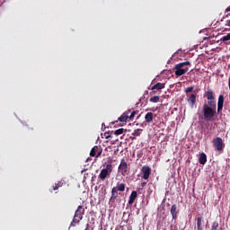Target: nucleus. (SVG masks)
<instances>
[{
  "mask_svg": "<svg viewBox=\"0 0 230 230\" xmlns=\"http://www.w3.org/2000/svg\"><path fill=\"white\" fill-rule=\"evenodd\" d=\"M112 133H114V135H117V136L122 135L124 133V128H118L115 131H112Z\"/></svg>",
  "mask_w": 230,
  "mask_h": 230,
  "instance_id": "24",
  "label": "nucleus"
},
{
  "mask_svg": "<svg viewBox=\"0 0 230 230\" xmlns=\"http://www.w3.org/2000/svg\"><path fill=\"white\" fill-rule=\"evenodd\" d=\"M206 97L208 98V105L210 108H217V102L214 96V93L212 90H208L206 92Z\"/></svg>",
  "mask_w": 230,
  "mask_h": 230,
  "instance_id": "5",
  "label": "nucleus"
},
{
  "mask_svg": "<svg viewBox=\"0 0 230 230\" xmlns=\"http://www.w3.org/2000/svg\"><path fill=\"white\" fill-rule=\"evenodd\" d=\"M137 197V190H133V191L131 192V194H130L129 200H128V204H129V205H132V204L135 202Z\"/></svg>",
  "mask_w": 230,
  "mask_h": 230,
  "instance_id": "15",
  "label": "nucleus"
},
{
  "mask_svg": "<svg viewBox=\"0 0 230 230\" xmlns=\"http://www.w3.org/2000/svg\"><path fill=\"white\" fill-rule=\"evenodd\" d=\"M143 131L142 128H137L134 130V132L132 133L133 137H139L141 135V132Z\"/></svg>",
  "mask_w": 230,
  "mask_h": 230,
  "instance_id": "23",
  "label": "nucleus"
},
{
  "mask_svg": "<svg viewBox=\"0 0 230 230\" xmlns=\"http://www.w3.org/2000/svg\"><path fill=\"white\" fill-rule=\"evenodd\" d=\"M208 159H207V155L206 153H201L199 158V162L200 164L205 165L207 163Z\"/></svg>",
  "mask_w": 230,
  "mask_h": 230,
  "instance_id": "16",
  "label": "nucleus"
},
{
  "mask_svg": "<svg viewBox=\"0 0 230 230\" xmlns=\"http://www.w3.org/2000/svg\"><path fill=\"white\" fill-rule=\"evenodd\" d=\"M171 214L172 216V221L176 223V220L178 218L179 209L176 205H172L171 208Z\"/></svg>",
  "mask_w": 230,
  "mask_h": 230,
  "instance_id": "11",
  "label": "nucleus"
},
{
  "mask_svg": "<svg viewBox=\"0 0 230 230\" xmlns=\"http://www.w3.org/2000/svg\"><path fill=\"white\" fill-rule=\"evenodd\" d=\"M65 184V181L63 180H61L60 181H58V183H55V185H53V190H58L59 188L63 187Z\"/></svg>",
  "mask_w": 230,
  "mask_h": 230,
  "instance_id": "20",
  "label": "nucleus"
},
{
  "mask_svg": "<svg viewBox=\"0 0 230 230\" xmlns=\"http://www.w3.org/2000/svg\"><path fill=\"white\" fill-rule=\"evenodd\" d=\"M229 88H230V77H229Z\"/></svg>",
  "mask_w": 230,
  "mask_h": 230,
  "instance_id": "33",
  "label": "nucleus"
},
{
  "mask_svg": "<svg viewBox=\"0 0 230 230\" xmlns=\"http://www.w3.org/2000/svg\"><path fill=\"white\" fill-rule=\"evenodd\" d=\"M119 190H117L114 187L111 190V202H115V200L118 199L119 197Z\"/></svg>",
  "mask_w": 230,
  "mask_h": 230,
  "instance_id": "14",
  "label": "nucleus"
},
{
  "mask_svg": "<svg viewBox=\"0 0 230 230\" xmlns=\"http://www.w3.org/2000/svg\"><path fill=\"white\" fill-rule=\"evenodd\" d=\"M224 95L221 94L218 98V107H217V113L220 114V112L223 111V107H224Z\"/></svg>",
  "mask_w": 230,
  "mask_h": 230,
  "instance_id": "12",
  "label": "nucleus"
},
{
  "mask_svg": "<svg viewBox=\"0 0 230 230\" xmlns=\"http://www.w3.org/2000/svg\"><path fill=\"white\" fill-rule=\"evenodd\" d=\"M189 102L194 106L196 104V95L192 93L189 99Z\"/></svg>",
  "mask_w": 230,
  "mask_h": 230,
  "instance_id": "22",
  "label": "nucleus"
},
{
  "mask_svg": "<svg viewBox=\"0 0 230 230\" xmlns=\"http://www.w3.org/2000/svg\"><path fill=\"white\" fill-rule=\"evenodd\" d=\"M226 13H229V12H230V6L226 8Z\"/></svg>",
  "mask_w": 230,
  "mask_h": 230,
  "instance_id": "29",
  "label": "nucleus"
},
{
  "mask_svg": "<svg viewBox=\"0 0 230 230\" xmlns=\"http://www.w3.org/2000/svg\"><path fill=\"white\" fill-rule=\"evenodd\" d=\"M170 228H171V230H172V229H173V226L172 225V226H170Z\"/></svg>",
  "mask_w": 230,
  "mask_h": 230,
  "instance_id": "32",
  "label": "nucleus"
},
{
  "mask_svg": "<svg viewBox=\"0 0 230 230\" xmlns=\"http://www.w3.org/2000/svg\"><path fill=\"white\" fill-rule=\"evenodd\" d=\"M111 137V136L109 135V136H106V139H109Z\"/></svg>",
  "mask_w": 230,
  "mask_h": 230,
  "instance_id": "31",
  "label": "nucleus"
},
{
  "mask_svg": "<svg viewBox=\"0 0 230 230\" xmlns=\"http://www.w3.org/2000/svg\"><path fill=\"white\" fill-rule=\"evenodd\" d=\"M189 68L187 66H182V69Z\"/></svg>",
  "mask_w": 230,
  "mask_h": 230,
  "instance_id": "30",
  "label": "nucleus"
},
{
  "mask_svg": "<svg viewBox=\"0 0 230 230\" xmlns=\"http://www.w3.org/2000/svg\"><path fill=\"white\" fill-rule=\"evenodd\" d=\"M194 90V86H190L188 87L186 90H185V93H192Z\"/></svg>",
  "mask_w": 230,
  "mask_h": 230,
  "instance_id": "27",
  "label": "nucleus"
},
{
  "mask_svg": "<svg viewBox=\"0 0 230 230\" xmlns=\"http://www.w3.org/2000/svg\"><path fill=\"white\" fill-rule=\"evenodd\" d=\"M119 171L121 173V175H123V176H126L128 174L129 167H128L127 162L125 161V158H122L120 164L119 166Z\"/></svg>",
  "mask_w": 230,
  "mask_h": 230,
  "instance_id": "7",
  "label": "nucleus"
},
{
  "mask_svg": "<svg viewBox=\"0 0 230 230\" xmlns=\"http://www.w3.org/2000/svg\"><path fill=\"white\" fill-rule=\"evenodd\" d=\"M84 215V208L82 206H79L77 210L75 213V217H74L72 225L78 224L83 219Z\"/></svg>",
  "mask_w": 230,
  "mask_h": 230,
  "instance_id": "6",
  "label": "nucleus"
},
{
  "mask_svg": "<svg viewBox=\"0 0 230 230\" xmlns=\"http://www.w3.org/2000/svg\"><path fill=\"white\" fill-rule=\"evenodd\" d=\"M112 172V165L111 164H107L106 168L102 169L98 178L101 181H105L108 177H110L111 173Z\"/></svg>",
  "mask_w": 230,
  "mask_h": 230,
  "instance_id": "4",
  "label": "nucleus"
},
{
  "mask_svg": "<svg viewBox=\"0 0 230 230\" xmlns=\"http://www.w3.org/2000/svg\"><path fill=\"white\" fill-rule=\"evenodd\" d=\"M226 26L230 27V20H227V21H226Z\"/></svg>",
  "mask_w": 230,
  "mask_h": 230,
  "instance_id": "28",
  "label": "nucleus"
},
{
  "mask_svg": "<svg viewBox=\"0 0 230 230\" xmlns=\"http://www.w3.org/2000/svg\"><path fill=\"white\" fill-rule=\"evenodd\" d=\"M141 172L143 173V179L148 180L149 175L151 174V169L147 165H144L141 169Z\"/></svg>",
  "mask_w": 230,
  "mask_h": 230,
  "instance_id": "10",
  "label": "nucleus"
},
{
  "mask_svg": "<svg viewBox=\"0 0 230 230\" xmlns=\"http://www.w3.org/2000/svg\"><path fill=\"white\" fill-rule=\"evenodd\" d=\"M159 102H160V96L159 95H155V96L150 98V102L157 103Z\"/></svg>",
  "mask_w": 230,
  "mask_h": 230,
  "instance_id": "21",
  "label": "nucleus"
},
{
  "mask_svg": "<svg viewBox=\"0 0 230 230\" xmlns=\"http://www.w3.org/2000/svg\"><path fill=\"white\" fill-rule=\"evenodd\" d=\"M137 114L136 111L128 110L125 112L121 114L120 117H119V120L122 123H125L127 121H130L134 119V117Z\"/></svg>",
  "mask_w": 230,
  "mask_h": 230,
  "instance_id": "3",
  "label": "nucleus"
},
{
  "mask_svg": "<svg viewBox=\"0 0 230 230\" xmlns=\"http://www.w3.org/2000/svg\"><path fill=\"white\" fill-rule=\"evenodd\" d=\"M164 88H165V84L159 82V83L155 84V85H153L151 90L152 91L157 90V91L161 92Z\"/></svg>",
  "mask_w": 230,
  "mask_h": 230,
  "instance_id": "13",
  "label": "nucleus"
},
{
  "mask_svg": "<svg viewBox=\"0 0 230 230\" xmlns=\"http://www.w3.org/2000/svg\"><path fill=\"white\" fill-rule=\"evenodd\" d=\"M214 146L215 148L218 151V152H221L224 150L225 148V144L223 142V139L222 137H217L214 139Z\"/></svg>",
  "mask_w": 230,
  "mask_h": 230,
  "instance_id": "8",
  "label": "nucleus"
},
{
  "mask_svg": "<svg viewBox=\"0 0 230 230\" xmlns=\"http://www.w3.org/2000/svg\"><path fill=\"white\" fill-rule=\"evenodd\" d=\"M191 64L190 61H185L181 63H178L175 65L174 69L176 77H180L189 72V68H182L184 66H190Z\"/></svg>",
  "mask_w": 230,
  "mask_h": 230,
  "instance_id": "2",
  "label": "nucleus"
},
{
  "mask_svg": "<svg viewBox=\"0 0 230 230\" xmlns=\"http://www.w3.org/2000/svg\"><path fill=\"white\" fill-rule=\"evenodd\" d=\"M230 40V32L221 38V41L226 42Z\"/></svg>",
  "mask_w": 230,
  "mask_h": 230,
  "instance_id": "25",
  "label": "nucleus"
},
{
  "mask_svg": "<svg viewBox=\"0 0 230 230\" xmlns=\"http://www.w3.org/2000/svg\"><path fill=\"white\" fill-rule=\"evenodd\" d=\"M154 119V113L153 112H147L145 116V120L146 123H152Z\"/></svg>",
  "mask_w": 230,
  "mask_h": 230,
  "instance_id": "17",
  "label": "nucleus"
},
{
  "mask_svg": "<svg viewBox=\"0 0 230 230\" xmlns=\"http://www.w3.org/2000/svg\"><path fill=\"white\" fill-rule=\"evenodd\" d=\"M202 221H203V217L201 216L198 217V218H197V228H198V230H203Z\"/></svg>",
  "mask_w": 230,
  "mask_h": 230,
  "instance_id": "19",
  "label": "nucleus"
},
{
  "mask_svg": "<svg viewBox=\"0 0 230 230\" xmlns=\"http://www.w3.org/2000/svg\"><path fill=\"white\" fill-rule=\"evenodd\" d=\"M204 119L207 122L214 121L217 115V108L210 107L207 103L203 105Z\"/></svg>",
  "mask_w": 230,
  "mask_h": 230,
  "instance_id": "1",
  "label": "nucleus"
},
{
  "mask_svg": "<svg viewBox=\"0 0 230 230\" xmlns=\"http://www.w3.org/2000/svg\"><path fill=\"white\" fill-rule=\"evenodd\" d=\"M102 149L101 147V146H94V147H93V149L91 150L90 155L92 157H100L102 155Z\"/></svg>",
  "mask_w": 230,
  "mask_h": 230,
  "instance_id": "9",
  "label": "nucleus"
},
{
  "mask_svg": "<svg viewBox=\"0 0 230 230\" xmlns=\"http://www.w3.org/2000/svg\"><path fill=\"white\" fill-rule=\"evenodd\" d=\"M218 226L219 224L217 222H214L211 230H217Z\"/></svg>",
  "mask_w": 230,
  "mask_h": 230,
  "instance_id": "26",
  "label": "nucleus"
},
{
  "mask_svg": "<svg viewBox=\"0 0 230 230\" xmlns=\"http://www.w3.org/2000/svg\"><path fill=\"white\" fill-rule=\"evenodd\" d=\"M114 188L116 189L117 191H121V192H123V191H125L126 185H125V183H119V182H118V183H117V186L114 187Z\"/></svg>",
  "mask_w": 230,
  "mask_h": 230,
  "instance_id": "18",
  "label": "nucleus"
}]
</instances>
